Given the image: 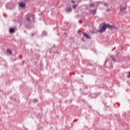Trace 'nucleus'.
<instances>
[{
	"label": "nucleus",
	"instance_id": "1",
	"mask_svg": "<svg viewBox=\"0 0 130 130\" xmlns=\"http://www.w3.org/2000/svg\"><path fill=\"white\" fill-rule=\"evenodd\" d=\"M116 27L115 25H111L108 23H106L105 22H104L103 23V26L101 27L98 32L99 33H103V32H105L106 31V29H110V30H111L112 29H115Z\"/></svg>",
	"mask_w": 130,
	"mask_h": 130
},
{
	"label": "nucleus",
	"instance_id": "2",
	"mask_svg": "<svg viewBox=\"0 0 130 130\" xmlns=\"http://www.w3.org/2000/svg\"><path fill=\"white\" fill-rule=\"evenodd\" d=\"M83 36L86 39H91V37L88 35H87L86 32L83 33Z\"/></svg>",
	"mask_w": 130,
	"mask_h": 130
},
{
	"label": "nucleus",
	"instance_id": "3",
	"mask_svg": "<svg viewBox=\"0 0 130 130\" xmlns=\"http://www.w3.org/2000/svg\"><path fill=\"white\" fill-rule=\"evenodd\" d=\"M110 58H111L112 61H114V62H116V58L113 56V55H111Z\"/></svg>",
	"mask_w": 130,
	"mask_h": 130
},
{
	"label": "nucleus",
	"instance_id": "4",
	"mask_svg": "<svg viewBox=\"0 0 130 130\" xmlns=\"http://www.w3.org/2000/svg\"><path fill=\"white\" fill-rule=\"evenodd\" d=\"M19 6L21 8H25V7H26V4H25V3H24L21 2L19 4Z\"/></svg>",
	"mask_w": 130,
	"mask_h": 130
},
{
	"label": "nucleus",
	"instance_id": "5",
	"mask_svg": "<svg viewBox=\"0 0 130 130\" xmlns=\"http://www.w3.org/2000/svg\"><path fill=\"white\" fill-rule=\"evenodd\" d=\"M66 12H67V13H71V12H72V8L68 7L66 9Z\"/></svg>",
	"mask_w": 130,
	"mask_h": 130
},
{
	"label": "nucleus",
	"instance_id": "6",
	"mask_svg": "<svg viewBox=\"0 0 130 130\" xmlns=\"http://www.w3.org/2000/svg\"><path fill=\"white\" fill-rule=\"evenodd\" d=\"M10 33H15V28H10L9 29Z\"/></svg>",
	"mask_w": 130,
	"mask_h": 130
},
{
	"label": "nucleus",
	"instance_id": "7",
	"mask_svg": "<svg viewBox=\"0 0 130 130\" xmlns=\"http://www.w3.org/2000/svg\"><path fill=\"white\" fill-rule=\"evenodd\" d=\"M125 10H126V7H123V8L120 9V12H122V11H124Z\"/></svg>",
	"mask_w": 130,
	"mask_h": 130
},
{
	"label": "nucleus",
	"instance_id": "8",
	"mask_svg": "<svg viewBox=\"0 0 130 130\" xmlns=\"http://www.w3.org/2000/svg\"><path fill=\"white\" fill-rule=\"evenodd\" d=\"M7 52H9V53H10V54H12V51H11V50L10 49H7Z\"/></svg>",
	"mask_w": 130,
	"mask_h": 130
},
{
	"label": "nucleus",
	"instance_id": "9",
	"mask_svg": "<svg viewBox=\"0 0 130 130\" xmlns=\"http://www.w3.org/2000/svg\"><path fill=\"white\" fill-rule=\"evenodd\" d=\"M89 6H90V8H94V4H93V3H91V4H90L89 5Z\"/></svg>",
	"mask_w": 130,
	"mask_h": 130
},
{
	"label": "nucleus",
	"instance_id": "10",
	"mask_svg": "<svg viewBox=\"0 0 130 130\" xmlns=\"http://www.w3.org/2000/svg\"><path fill=\"white\" fill-rule=\"evenodd\" d=\"M77 7H78V5H74L73 6V9H76V8H77Z\"/></svg>",
	"mask_w": 130,
	"mask_h": 130
},
{
	"label": "nucleus",
	"instance_id": "11",
	"mask_svg": "<svg viewBox=\"0 0 130 130\" xmlns=\"http://www.w3.org/2000/svg\"><path fill=\"white\" fill-rule=\"evenodd\" d=\"M26 20H27V21H28V22H30L31 21L30 20V17H29L26 18Z\"/></svg>",
	"mask_w": 130,
	"mask_h": 130
},
{
	"label": "nucleus",
	"instance_id": "12",
	"mask_svg": "<svg viewBox=\"0 0 130 130\" xmlns=\"http://www.w3.org/2000/svg\"><path fill=\"white\" fill-rule=\"evenodd\" d=\"M104 6H105V7H108V5H107V3H104Z\"/></svg>",
	"mask_w": 130,
	"mask_h": 130
},
{
	"label": "nucleus",
	"instance_id": "13",
	"mask_svg": "<svg viewBox=\"0 0 130 130\" xmlns=\"http://www.w3.org/2000/svg\"><path fill=\"white\" fill-rule=\"evenodd\" d=\"M128 75H127V78H130V72H128Z\"/></svg>",
	"mask_w": 130,
	"mask_h": 130
},
{
	"label": "nucleus",
	"instance_id": "14",
	"mask_svg": "<svg viewBox=\"0 0 130 130\" xmlns=\"http://www.w3.org/2000/svg\"><path fill=\"white\" fill-rule=\"evenodd\" d=\"M38 100H36V99H35L34 100V102H38Z\"/></svg>",
	"mask_w": 130,
	"mask_h": 130
},
{
	"label": "nucleus",
	"instance_id": "15",
	"mask_svg": "<svg viewBox=\"0 0 130 130\" xmlns=\"http://www.w3.org/2000/svg\"><path fill=\"white\" fill-rule=\"evenodd\" d=\"M75 121H78V119H75L73 121V122H75Z\"/></svg>",
	"mask_w": 130,
	"mask_h": 130
},
{
	"label": "nucleus",
	"instance_id": "16",
	"mask_svg": "<svg viewBox=\"0 0 130 130\" xmlns=\"http://www.w3.org/2000/svg\"><path fill=\"white\" fill-rule=\"evenodd\" d=\"M71 3H72V4H75V1H71Z\"/></svg>",
	"mask_w": 130,
	"mask_h": 130
},
{
	"label": "nucleus",
	"instance_id": "17",
	"mask_svg": "<svg viewBox=\"0 0 130 130\" xmlns=\"http://www.w3.org/2000/svg\"><path fill=\"white\" fill-rule=\"evenodd\" d=\"M106 12H110V9H107Z\"/></svg>",
	"mask_w": 130,
	"mask_h": 130
},
{
	"label": "nucleus",
	"instance_id": "18",
	"mask_svg": "<svg viewBox=\"0 0 130 130\" xmlns=\"http://www.w3.org/2000/svg\"><path fill=\"white\" fill-rule=\"evenodd\" d=\"M92 13H93V14H96V11H93Z\"/></svg>",
	"mask_w": 130,
	"mask_h": 130
},
{
	"label": "nucleus",
	"instance_id": "19",
	"mask_svg": "<svg viewBox=\"0 0 130 130\" xmlns=\"http://www.w3.org/2000/svg\"><path fill=\"white\" fill-rule=\"evenodd\" d=\"M31 17H32V19H34V15H31Z\"/></svg>",
	"mask_w": 130,
	"mask_h": 130
},
{
	"label": "nucleus",
	"instance_id": "20",
	"mask_svg": "<svg viewBox=\"0 0 130 130\" xmlns=\"http://www.w3.org/2000/svg\"><path fill=\"white\" fill-rule=\"evenodd\" d=\"M31 36H32V37L34 36V34H31Z\"/></svg>",
	"mask_w": 130,
	"mask_h": 130
},
{
	"label": "nucleus",
	"instance_id": "21",
	"mask_svg": "<svg viewBox=\"0 0 130 130\" xmlns=\"http://www.w3.org/2000/svg\"><path fill=\"white\" fill-rule=\"evenodd\" d=\"M26 2H29L30 0H25Z\"/></svg>",
	"mask_w": 130,
	"mask_h": 130
}]
</instances>
